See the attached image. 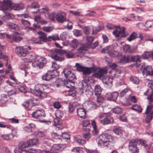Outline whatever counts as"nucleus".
Returning a JSON list of instances; mask_svg holds the SVG:
<instances>
[{"mask_svg": "<svg viewBox=\"0 0 153 153\" xmlns=\"http://www.w3.org/2000/svg\"><path fill=\"white\" fill-rule=\"evenodd\" d=\"M73 50L71 51H63L61 49H56L51 52V57L55 61H62L64 60L62 54H65L68 58H73L74 53L73 52Z\"/></svg>", "mask_w": 153, "mask_h": 153, "instance_id": "obj_1", "label": "nucleus"}, {"mask_svg": "<svg viewBox=\"0 0 153 153\" xmlns=\"http://www.w3.org/2000/svg\"><path fill=\"white\" fill-rule=\"evenodd\" d=\"M143 146L146 147L148 146L146 141L142 139H132L128 142V150L131 153H138L139 149Z\"/></svg>", "mask_w": 153, "mask_h": 153, "instance_id": "obj_2", "label": "nucleus"}, {"mask_svg": "<svg viewBox=\"0 0 153 153\" xmlns=\"http://www.w3.org/2000/svg\"><path fill=\"white\" fill-rule=\"evenodd\" d=\"M107 71L104 69H101L94 74V76L99 78L102 80L104 86L107 88H110L112 85V82L113 79L112 76H105Z\"/></svg>", "mask_w": 153, "mask_h": 153, "instance_id": "obj_3", "label": "nucleus"}, {"mask_svg": "<svg viewBox=\"0 0 153 153\" xmlns=\"http://www.w3.org/2000/svg\"><path fill=\"white\" fill-rule=\"evenodd\" d=\"M1 4L0 5V10L4 12L8 10V7L15 10H19L24 8V4L22 3L15 4L10 0H3V2L0 1Z\"/></svg>", "mask_w": 153, "mask_h": 153, "instance_id": "obj_4", "label": "nucleus"}, {"mask_svg": "<svg viewBox=\"0 0 153 153\" xmlns=\"http://www.w3.org/2000/svg\"><path fill=\"white\" fill-rule=\"evenodd\" d=\"M96 140L98 144L103 147H109V145L115 143L114 138L106 133L100 135Z\"/></svg>", "mask_w": 153, "mask_h": 153, "instance_id": "obj_5", "label": "nucleus"}, {"mask_svg": "<svg viewBox=\"0 0 153 153\" xmlns=\"http://www.w3.org/2000/svg\"><path fill=\"white\" fill-rule=\"evenodd\" d=\"M65 145L62 144H54L51 148V152L44 150L42 151L39 149L31 148L27 150L30 153H59L58 152L63 151L65 148Z\"/></svg>", "mask_w": 153, "mask_h": 153, "instance_id": "obj_6", "label": "nucleus"}, {"mask_svg": "<svg viewBox=\"0 0 153 153\" xmlns=\"http://www.w3.org/2000/svg\"><path fill=\"white\" fill-rule=\"evenodd\" d=\"M43 89L41 85H38L35 86L34 89H30V91L31 93L37 96L45 97H47V94L46 93L42 91Z\"/></svg>", "mask_w": 153, "mask_h": 153, "instance_id": "obj_7", "label": "nucleus"}, {"mask_svg": "<svg viewBox=\"0 0 153 153\" xmlns=\"http://www.w3.org/2000/svg\"><path fill=\"white\" fill-rule=\"evenodd\" d=\"M30 46H28L26 48L19 46L15 48V51L16 53L19 56H25L28 53V50H31Z\"/></svg>", "mask_w": 153, "mask_h": 153, "instance_id": "obj_8", "label": "nucleus"}, {"mask_svg": "<svg viewBox=\"0 0 153 153\" xmlns=\"http://www.w3.org/2000/svg\"><path fill=\"white\" fill-rule=\"evenodd\" d=\"M145 114L146 116V120L147 122H149L152 118L153 115V104H150L147 107Z\"/></svg>", "mask_w": 153, "mask_h": 153, "instance_id": "obj_9", "label": "nucleus"}, {"mask_svg": "<svg viewBox=\"0 0 153 153\" xmlns=\"http://www.w3.org/2000/svg\"><path fill=\"white\" fill-rule=\"evenodd\" d=\"M62 75L64 74V76L69 81L71 82L73 80L76 79V76L74 74L67 69H64L62 72Z\"/></svg>", "mask_w": 153, "mask_h": 153, "instance_id": "obj_10", "label": "nucleus"}, {"mask_svg": "<svg viewBox=\"0 0 153 153\" xmlns=\"http://www.w3.org/2000/svg\"><path fill=\"white\" fill-rule=\"evenodd\" d=\"M32 115L33 118L39 120L43 119L45 117L44 111L41 110L35 111L32 113Z\"/></svg>", "mask_w": 153, "mask_h": 153, "instance_id": "obj_11", "label": "nucleus"}, {"mask_svg": "<svg viewBox=\"0 0 153 153\" xmlns=\"http://www.w3.org/2000/svg\"><path fill=\"white\" fill-rule=\"evenodd\" d=\"M63 113L61 111L57 110L56 112L55 116L57 118L54 120V125L55 126L60 125L61 124V120L59 119L62 118L63 116Z\"/></svg>", "mask_w": 153, "mask_h": 153, "instance_id": "obj_12", "label": "nucleus"}, {"mask_svg": "<svg viewBox=\"0 0 153 153\" xmlns=\"http://www.w3.org/2000/svg\"><path fill=\"white\" fill-rule=\"evenodd\" d=\"M125 28L123 27L118 30H116L113 32V34L116 37H119L120 38L123 37H125L126 36V35L125 32Z\"/></svg>", "mask_w": 153, "mask_h": 153, "instance_id": "obj_13", "label": "nucleus"}, {"mask_svg": "<svg viewBox=\"0 0 153 153\" xmlns=\"http://www.w3.org/2000/svg\"><path fill=\"white\" fill-rule=\"evenodd\" d=\"M27 56L24 59L25 62H36L38 61L39 56L35 53H32L29 54H27Z\"/></svg>", "mask_w": 153, "mask_h": 153, "instance_id": "obj_14", "label": "nucleus"}, {"mask_svg": "<svg viewBox=\"0 0 153 153\" xmlns=\"http://www.w3.org/2000/svg\"><path fill=\"white\" fill-rule=\"evenodd\" d=\"M36 100V99L31 97L30 99H28L27 101L24 102L22 104V105L25 108L30 110L33 106L36 105L33 102Z\"/></svg>", "mask_w": 153, "mask_h": 153, "instance_id": "obj_15", "label": "nucleus"}, {"mask_svg": "<svg viewBox=\"0 0 153 153\" xmlns=\"http://www.w3.org/2000/svg\"><path fill=\"white\" fill-rule=\"evenodd\" d=\"M56 19L59 23H62L65 21L66 15L62 12H59L56 14Z\"/></svg>", "mask_w": 153, "mask_h": 153, "instance_id": "obj_16", "label": "nucleus"}, {"mask_svg": "<svg viewBox=\"0 0 153 153\" xmlns=\"http://www.w3.org/2000/svg\"><path fill=\"white\" fill-rule=\"evenodd\" d=\"M118 95V93L117 92H109L106 93L105 97L108 100L115 101L116 100Z\"/></svg>", "mask_w": 153, "mask_h": 153, "instance_id": "obj_17", "label": "nucleus"}, {"mask_svg": "<svg viewBox=\"0 0 153 153\" xmlns=\"http://www.w3.org/2000/svg\"><path fill=\"white\" fill-rule=\"evenodd\" d=\"M143 74L144 77L147 76H153V68H152L150 66H147L145 67L143 71Z\"/></svg>", "mask_w": 153, "mask_h": 153, "instance_id": "obj_18", "label": "nucleus"}, {"mask_svg": "<svg viewBox=\"0 0 153 153\" xmlns=\"http://www.w3.org/2000/svg\"><path fill=\"white\" fill-rule=\"evenodd\" d=\"M77 114L81 118L84 119L86 118V111L83 108H79L77 109Z\"/></svg>", "mask_w": 153, "mask_h": 153, "instance_id": "obj_19", "label": "nucleus"}, {"mask_svg": "<svg viewBox=\"0 0 153 153\" xmlns=\"http://www.w3.org/2000/svg\"><path fill=\"white\" fill-rule=\"evenodd\" d=\"M38 61L39 63L36 64V66L39 68H41L47 63V60L45 58L42 57L38 58Z\"/></svg>", "mask_w": 153, "mask_h": 153, "instance_id": "obj_20", "label": "nucleus"}, {"mask_svg": "<svg viewBox=\"0 0 153 153\" xmlns=\"http://www.w3.org/2000/svg\"><path fill=\"white\" fill-rule=\"evenodd\" d=\"M18 147L19 149V152H20L21 151H27V150L24 149L30 147L27 141L26 142H23L20 143Z\"/></svg>", "mask_w": 153, "mask_h": 153, "instance_id": "obj_21", "label": "nucleus"}, {"mask_svg": "<svg viewBox=\"0 0 153 153\" xmlns=\"http://www.w3.org/2000/svg\"><path fill=\"white\" fill-rule=\"evenodd\" d=\"M114 121L113 118L109 116L105 117L103 120H101L100 121L101 124L105 125L112 123H113Z\"/></svg>", "mask_w": 153, "mask_h": 153, "instance_id": "obj_22", "label": "nucleus"}, {"mask_svg": "<svg viewBox=\"0 0 153 153\" xmlns=\"http://www.w3.org/2000/svg\"><path fill=\"white\" fill-rule=\"evenodd\" d=\"M130 62H136V66L137 67H138L140 65V59L138 56H130Z\"/></svg>", "mask_w": 153, "mask_h": 153, "instance_id": "obj_23", "label": "nucleus"}, {"mask_svg": "<svg viewBox=\"0 0 153 153\" xmlns=\"http://www.w3.org/2000/svg\"><path fill=\"white\" fill-rule=\"evenodd\" d=\"M53 73L52 71H48L46 74L42 76V79L46 81H49L53 76Z\"/></svg>", "mask_w": 153, "mask_h": 153, "instance_id": "obj_24", "label": "nucleus"}, {"mask_svg": "<svg viewBox=\"0 0 153 153\" xmlns=\"http://www.w3.org/2000/svg\"><path fill=\"white\" fill-rule=\"evenodd\" d=\"M82 125L83 127V129L84 131H90L91 126L90 122L88 120H85L82 121Z\"/></svg>", "mask_w": 153, "mask_h": 153, "instance_id": "obj_25", "label": "nucleus"}, {"mask_svg": "<svg viewBox=\"0 0 153 153\" xmlns=\"http://www.w3.org/2000/svg\"><path fill=\"white\" fill-rule=\"evenodd\" d=\"M86 108L88 110H93L97 108V105L95 103L91 101H89L85 104Z\"/></svg>", "mask_w": 153, "mask_h": 153, "instance_id": "obj_26", "label": "nucleus"}, {"mask_svg": "<svg viewBox=\"0 0 153 153\" xmlns=\"http://www.w3.org/2000/svg\"><path fill=\"white\" fill-rule=\"evenodd\" d=\"M39 35V37L43 42H44L47 41L48 37H47V35L45 33L42 31H39L38 33Z\"/></svg>", "mask_w": 153, "mask_h": 153, "instance_id": "obj_27", "label": "nucleus"}, {"mask_svg": "<svg viewBox=\"0 0 153 153\" xmlns=\"http://www.w3.org/2000/svg\"><path fill=\"white\" fill-rule=\"evenodd\" d=\"M6 26L10 30H18L19 27L18 26L15 24L9 22L6 25Z\"/></svg>", "mask_w": 153, "mask_h": 153, "instance_id": "obj_28", "label": "nucleus"}, {"mask_svg": "<svg viewBox=\"0 0 153 153\" xmlns=\"http://www.w3.org/2000/svg\"><path fill=\"white\" fill-rule=\"evenodd\" d=\"M93 71L92 68H86L84 67L82 72L85 75H89L91 74Z\"/></svg>", "mask_w": 153, "mask_h": 153, "instance_id": "obj_29", "label": "nucleus"}, {"mask_svg": "<svg viewBox=\"0 0 153 153\" xmlns=\"http://www.w3.org/2000/svg\"><path fill=\"white\" fill-rule=\"evenodd\" d=\"M137 34L135 32H133L130 34L129 37H127V40L129 42H131L133 40L137 38Z\"/></svg>", "mask_w": 153, "mask_h": 153, "instance_id": "obj_30", "label": "nucleus"}, {"mask_svg": "<svg viewBox=\"0 0 153 153\" xmlns=\"http://www.w3.org/2000/svg\"><path fill=\"white\" fill-rule=\"evenodd\" d=\"M30 147L32 145H34L38 144L39 141L37 139H32L27 140Z\"/></svg>", "mask_w": 153, "mask_h": 153, "instance_id": "obj_31", "label": "nucleus"}, {"mask_svg": "<svg viewBox=\"0 0 153 153\" xmlns=\"http://www.w3.org/2000/svg\"><path fill=\"white\" fill-rule=\"evenodd\" d=\"M89 46L86 44H82L81 45L80 47L78 49V53H81L83 51L87 50Z\"/></svg>", "mask_w": 153, "mask_h": 153, "instance_id": "obj_32", "label": "nucleus"}, {"mask_svg": "<svg viewBox=\"0 0 153 153\" xmlns=\"http://www.w3.org/2000/svg\"><path fill=\"white\" fill-rule=\"evenodd\" d=\"M102 89L100 86L99 85H96L94 89V92L96 95H100L101 94Z\"/></svg>", "mask_w": 153, "mask_h": 153, "instance_id": "obj_33", "label": "nucleus"}, {"mask_svg": "<svg viewBox=\"0 0 153 153\" xmlns=\"http://www.w3.org/2000/svg\"><path fill=\"white\" fill-rule=\"evenodd\" d=\"M131 108L132 109L137 111L139 113L141 112L142 110V109L141 107L137 104H135L132 105L131 107Z\"/></svg>", "mask_w": 153, "mask_h": 153, "instance_id": "obj_34", "label": "nucleus"}, {"mask_svg": "<svg viewBox=\"0 0 153 153\" xmlns=\"http://www.w3.org/2000/svg\"><path fill=\"white\" fill-rule=\"evenodd\" d=\"M130 56L128 55L123 57L120 59V62L122 64H125L130 62Z\"/></svg>", "mask_w": 153, "mask_h": 153, "instance_id": "obj_35", "label": "nucleus"}, {"mask_svg": "<svg viewBox=\"0 0 153 153\" xmlns=\"http://www.w3.org/2000/svg\"><path fill=\"white\" fill-rule=\"evenodd\" d=\"M92 125L94 128L92 131L93 134L94 135H96L98 133V131L97 129V126L96 125V123L94 120H92Z\"/></svg>", "mask_w": 153, "mask_h": 153, "instance_id": "obj_36", "label": "nucleus"}, {"mask_svg": "<svg viewBox=\"0 0 153 153\" xmlns=\"http://www.w3.org/2000/svg\"><path fill=\"white\" fill-rule=\"evenodd\" d=\"M86 39L85 44L89 46L93 41L94 38L92 36H86Z\"/></svg>", "mask_w": 153, "mask_h": 153, "instance_id": "obj_37", "label": "nucleus"}, {"mask_svg": "<svg viewBox=\"0 0 153 153\" xmlns=\"http://www.w3.org/2000/svg\"><path fill=\"white\" fill-rule=\"evenodd\" d=\"M22 39V37L18 36H13V40L11 41V42H19Z\"/></svg>", "mask_w": 153, "mask_h": 153, "instance_id": "obj_38", "label": "nucleus"}, {"mask_svg": "<svg viewBox=\"0 0 153 153\" xmlns=\"http://www.w3.org/2000/svg\"><path fill=\"white\" fill-rule=\"evenodd\" d=\"M6 11L5 12H4V13H6L5 16L3 17V19L5 20V18H7L8 19H13L15 17L14 15L10 13H7Z\"/></svg>", "mask_w": 153, "mask_h": 153, "instance_id": "obj_39", "label": "nucleus"}, {"mask_svg": "<svg viewBox=\"0 0 153 153\" xmlns=\"http://www.w3.org/2000/svg\"><path fill=\"white\" fill-rule=\"evenodd\" d=\"M75 141L80 145H83L85 144L86 143V141L78 137L75 138Z\"/></svg>", "mask_w": 153, "mask_h": 153, "instance_id": "obj_40", "label": "nucleus"}, {"mask_svg": "<svg viewBox=\"0 0 153 153\" xmlns=\"http://www.w3.org/2000/svg\"><path fill=\"white\" fill-rule=\"evenodd\" d=\"M74 67L76 68L77 71L80 72H82L84 68L81 64L77 63H76Z\"/></svg>", "mask_w": 153, "mask_h": 153, "instance_id": "obj_41", "label": "nucleus"}, {"mask_svg": "<svg viewBox=\"0 0 153 153\" xmlns=\"http://www.w3.org/2000/svg\"><path fill=\"white\" fill-rule=\"evenodd\" d=\"M39 7L38 3L36 2H32L30 5L27 6V9H29L30 7L34 8H38Z\"/></svg>", "mask_w": 153, "mask_h": 153, "instance_id": "obj_42", "label": "nucleus"}, {"mask_svg": "<svg viewBox=\"0 0 153 153\" xmlns=\"http://www.w3.org/2000/svg\"><path fill=\"white\" fill-rule=\"evenodd\" d=\"M71 153H83V152L81 148L78 147L73 149Z\"/></svg>", "mask_w": 153, "mask_h": 153, "instance_id": "obj_43", "label": "nucleus"}, {"mask_svg": "<svg viewBox=\"0 0 153 153\" xmlns=\"http://www.w3.org/2000/svg\"><path fill=\"white\" fill-rule=\"evenodd\" d=\"M59 39L57 36L52 35L49 36L48 37L47 41H51L52 40L55 41L56 40H59Z\"/></svg>", "mask_w": 153, "mask_h": 153, "instance_id": "obj_44", "label": "nucleus"}, {"mask_svg": "<svg viewBox=\"0 0 153 153\" xmlns=\"http://www.w3.org/2000/svg\"><path fill=\"white\" fill-rule=\"evenodd\" d=\"M84 33L86 35H88L91 32V28L88 26L84 27L83 28Z\"/></svg>", "mask_w": 153, "mask_h": 153, "instance_id": "obj_45", "label": "nucleus"}, {"mask_svg": "<svg viewBox=\"0 0 153 153\" xmlns=\"http://www.w3.org/2000/svg\"><path fill=\"white\" fill-rule=\"evenodd\" d=\"M151 52H145L142 55V57L144 59H147L151 57Z\"/></svg>", "mask_w": 153, "mask_h": 153, "instance_id": "obj_46", "label": "nucleus"}, {"mask_svg": "<svg viewBox=\"0 0 153 153\" xmlns=\"http://www.w3.org/2000/svg\"><path fill=\"white\" fill-rule=\"evenodd\" d=\"M113 131L116 134L121 136L123 134L122 130L119 128H116L113 130Z\"/></svg>", "mask_w": 153, "mask_h": 153, "instance_id": "obj_47", "label": "nucleus"}, {"mask_svg": "<svg viewBox=\"0 0 153 153\" xmlns=\"http://www.w3.org/2000/svg\"><path fill=\"white\" fill-rule=\"evenodd\" d=\"M0 137L3 139L6 140H9L12 138L11 137V135L10 134H0Z\"/></svg>", "mask_w": 153, "mask_h": 153, "instance_id": "obj_48", "label": "nucleus"}, {"mask_svg": "<svg viewBox=\"0 0 153 153\" xmlns=\"http://www.w3.org/2000/svg\"><path fill=\"white\" fill-rule=\"evenodd\" d=\"M130 80L134 83L136 84H137L139 83L138 79L135 76H131L130 78Z\"/></svg>", "mask_w": 153, "mask_h": 153, "instance_id": "obj_49", "label": "nucleus"}, {"mask_svg": "<svg viewBox=\"0 0 153 153\" xmlns=\"http://www.w3.org/2000/svg\"><path fill=\"white\" fill-rule=\"evenodd\" d=\"M152 25H153V21L149 20L146 22L144 26L147 28H150L151 27Z\"/></svg>", "mask_w": 153, "mask_h": 153, "instance_id": "obj_50", "label": "nucleus"}, {"mask_svg": "<svg viewBox=\"0 0 153 153\" xmlns=\"http://www.w3.org/2000/svg\"><path fill=\"white\" fill-rule=\"evenodd\" d=\"M122 111V109L119 107H116L113 110V112L116 114H120L121 113Z\"/></svg>", "mask_w": 153, "mask_h": 153, "instance_id": "obj_51", "label": "nucleus"}, {"mask_svg": "<svg viewBox=\"0 0 153 153\" xmlns=\"http://www.w3.org/2000/svg\"><path fill=\"white\" fill-rule=\"evenodd\" d=\"M21 22L22 24L24 25L26 27H29L30 25V23L27 20L22 19L21 20Z\"/></svg>", "mask_w": 153, "mask_h": 153, "instance_id": "obj_52", "label": "nucleus"}, {"mask_svg": "<svg viewBox=\"0 0 153 153\" xmlns=\"http://www.w3.org/2000/svg\"><path fill=\"white\" fill-rule=\"evenodd\" d=\"M79 45V43L77 40L74 39L72 41L71 45V46L74 48H76Z\"/></svg>", "mask_w": 153, "mask_h": 153, "instance_id": "obj_53", "label": "nucleus"}, {"mask_svg": "<svg viewBox=\"0 0 153 153\" xmlns=\"http://www.w3.org/2000/svg\"><path fill=\"white\" fill-rule=\"evenodd\" d=\"M3 49V47L2 46L0 45V59L3 58L4 59L7 60V56H3L1 50Z\"/></svg>", "mask_w": 153, "mask_h": 153, "instance_id": "obj_54", "label": "nucleus"}, {"mask_svg": "<svg viewBox=\"0 0 153 153\" xmlns=\"http://www.w3.org/2000/svg\"><path fill=\"white\" fill-rule=\"evenodd\" d=\"M110 47L109 46H107L102 49L101 51V52L103 53H108L109 54L110 51Z\"/></svg>", "mask_w": 153, "mask_h": 153, "instance_id": "obj_55", "label": "nucleus"}, {"mask_svg": "<svg viewBox=\"0 0 153 153\" xmlns=\"http://www.w3.org/2000/svg\"><path fill=\"white\" fill-rule=\"evenodd\" d=\"M61 136L64 139L69 140L70 139V135L67 133H62Z\"/></svg>", "mask_w": 153, "mask_h": 153, "instance_id": "obj_56", "label": "nucleus"}, {"mask_svg": "<svg viewBox=\"0 0 153 153\" xmlns=\"http://www.w3.org/2000/svg\"><path fill=\"white\" fill-rule=\"evenodd\" d=\"M74 35L76 36H79L82 34L81 32L78 30H74L73 31Z\"/></svg>", "mask_w": 153, "mask_h": 153, "instance_id": "obj_57", "label": "nucleus"}, {"mask_svg": "<svg viewBox=\"0 0 153 153\" xmlns=\"http://www.w3.org/2000/svg\"><path fill=\"white\" fill-rule=\"evenodd\" d=\"M87 86H86L85 87L83 88V92H85V94L87 95H91L92 94V92L91 91H90L88 89H86V88Z\"/></svg>", "mask_w": 153, "mask_h": 153, "instance_id": "obj_58", "label": "nucleus"}, {"mask_svg": "<svg viewBox=\"0 0 153 153\" xmlns=\"http://www.w3.org/2000/svg\"><path fill=\"white\" fill-rule=\"evenodd\" d=\"M102 29V27L101 26H99L98 27H96L95 29L92 28V34H95L99 32L100 30Z\"/></svg>", "mask_w": 153, "mask_h": 153, "instance_id": "obj_59", "label": "nucleus"}, {"mask_svg": "<svg viewBox=\"0 0 153 153\" xmlns=\"http://www.w3.org/2000/svg\"><path fill=\"white\" fill-rule=\"evenodd\" d=\"M109 54L111 56L114 57L117 55L118 53L114 50H111Z\"/></svg>", "mask_w": 153, "mask_h": 153, "instance_id": "obj_60", "label": "nucleus"}, {"mask_svg": "<svg viewBox=\"0 0 153 153\" xmlns=\"http://www.w3.org/2000/svg\"><path fill=\"white\" fill-rule=\"evenodd\" d=\"M38 11L41 13H47L48 12V9L47 8H42L41 9L38 10L37 12H34L33 13H38Z\"/></svg>", "mask_w": 153, "mask_h": 153, "instance_id": "obj_61", "label": "nucleus"}, {"mask_svg": "<svg viewBox=\"0 0 153 153\" xmlns=\"http://www.w3.org/2000/svg\"><path fill=\"white\" fill-rule=\"evenodd\" d=\"M42 29L45 31L49 32L52 30V29L50 26H45L42 27Z\"/></svg>", "mask_w": 153, "mask_h": 153, "instance_id": "obj_62", "label": "nucleus"}, {"mask_svg": "<svg viewBox=\"0 0 153 153\" xmlns=\"http://www.w3.org/2000/svg\"><path fill=\"white\" fill-rule=\"evenodd\" d=\"M34 42L36 44H42L44 42L42 41L39 37H38L37 38H35L34 40Z\"/></svg>", "mask_w": 153, "mask_h": 153, "instance_id": "obj_63", "label": "nucleus"}, {"mask_svg": "<svg viewBox=\"0 0 153 153\" xmlns=\"http://www.w3.org/2000/svg\"><path fill=\"white\" fill-rule=\"evenodd\" d=\"M52 68H53V71H55L57 70V69L59 68L60 67V66L57 65L55 62H52Z\"/></svg>", "mask_w": 153, "mask_h": 153, "instance_id": "obj_64", "label": "nucleus"}]
</instances>
